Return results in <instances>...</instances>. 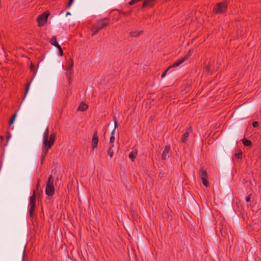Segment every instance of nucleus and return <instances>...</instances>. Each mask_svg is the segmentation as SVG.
<instances>
[{"label":"nucleus","instance_id":"29","mask_svg":"<svg viewBox=\"0 0 261 261\" xmlns=\"http://www.w3.org/2000/svg\"><path fill=\"white\" fill-rule=\"evenodd\" d=\"M114 147V144H112L110 145L109 148L108 150V154L110 157L112 158L113 155V151H112V148Z\"/></svg>","mask_w":261,"mask_h":261},{"label":"nucleus","instance_id":"15","mask_svg":"<svg viewBox=\"0 0 261 261\" xmlns=\"http://www.w3.org/2000/svg\"><path fill=\"white\" fill-rule=\"evenodd\" d=\"M35 74H36V73L35 72L34 75H35ZM34 76L35 75L33 76V77L32 78V79L30 81H28L25 84V92H24V94L23 99H24L25 97L26 96V95H27V94L29 91V89H30V87L31 82H32V80H33Z\"/></svg>","mask_w":261,"mask_h":261},{"label":"nucleus","instance_id":"30","mask_svg":"<svg viewBox=\"0 0 261 261\" xmlns=\"http://www.w3.org/2000/svg\"><path fill=\"white\" fill-rule=\"evenodd\" d=\"M212 65L211 63H208V64L205 66L204 69L205 72H209L211 70Z\"/></svg>","mask_w":261,"mask_h":261},{"label":"nucleus","instance_id":"35","mask_svg":"<svg viewBox=\"0 0 261 261\" xmlns=\"http://www.w3.org/2000/svg\"><path fill=\"white\" fill-rule=\"evenodd\" d=\"M170 69V68H169V67L165 71H164L162 74V75H161V77L163 78L167 74V72H168V71Z\"/></svg>","mask_w":261,"mask_h":261},{"label":"nucleus","instance_id":"33","mask_svg":"<svg viewBox=\"0 0 261 261\" xmlns=\"http://www.w3.org/2000/svg\"><path fill=\"white\" fill-rule=\"evenodd\" d=\"M251 195L252 194H250L247 196L246 197L245 200L247 202H250L251 201Z\"/></svg>","mask_w":261,"mask_h":261},{"label":"nucleus","instance_id":"16","mask_svg":"<svg viewBox=\"0 0 261 261\" xmlns=\"http://www.w3.org/2000/svg\"><path fill=\"white\" fill-rule=\"evenodd\" d=\"M138 153V151L137 149H135L134 151H131L129 154V158L130 159L131 161L134 162L135 159L137 157V155Z\"/></svg>","mask_w":261,"mask_h":261},{"label":"nucleus","instance_id":"20","mask_svg":"<svg viewBox=\"0 0 261 261\" xmlns=\"http://www.w3.org/2000/svg\"><path fill=\"white\" fill-rule=\"evenodd\" d=\"M193 51V49L192 48L190 49L187 54L183 57H182L183 59H184L185 61H187L189 58L192 56Z\"/></svg>","mask_w":261,"mask_h":261},{"label":"nucleus","instance_id":"18","mask_svg":"<svg viewBox=\"0 0 261 261\" xmlns=\"http://www.w3.org/2000/svg\"><path fill=\"white\" fill-rule=\"evenodd\" d=\"M30 208L29 210V215L31 218H33L35 215V210L36 208V204H30Z\"/></svg>","mask_w":261,"mask_h":261},{"label":"nucleus","instance_id":"36","mask_svg":"<svg viewBox=\"0 0 261 261\" xmlns=\"http://www.w3.org/2000/svg\"><path fill=\"white\" fill-rule=\"evenodd\" d=\"M48 149L49 148H48V146H46L45 148L44 146H43V152L44 154H46L47 153Z\"/></svg>","mask_w":261,"mask_h":261},{"label":"nucleus","instance_id":"45","mask_svg":"<svg viewBox=\"0 0 261 261\" xmlns=\"http://www.w3.org/2000/svg\"><path fill=\"white\" fill-rule=\"evenodd\" d=\"M73 66V61L72 60H71V63L70 64V66L69 67L70 69H71Z\"/></svg>","mask_w":261,"mask_h":261},{"label":"nucleus","instance_id":"5","mask_svg":"<svg viewBox=\"0 0 261 261\" xmlns=\"http://www.w3.org/2000/svg\"><path fill=\"white\" fill-rule=\"evenodd\" d=\"M229 2V0H224L223 2L216 4L214 7L213 13L216 14L225 13L227 10Z\"/></svg>","mask_w":261,"mask_h":261},{"label":"nucleus","instance_id":"32","mask_svg":"<svg viewBox=\"0 0 261 261\" xmlns=\"http://www.w3.org/2000/svg\"><path fill=\"white\" fill-rule=\"evenodd\" d=\"M236 156L239 159H241L242 158V152L240 151L238 153L236 154Z\"/></svg>","mask_w":261,"mask_h":261},{"label":"nucleus","instance_id":"25","mask_svg":"<svg viewBox=\"0 0 261 261\" xmlns=\"http://www.w3.org/2000/svg\"><path fill=\"white\" fill-rule=\"evenodd\" d=\"M142 33V31H133L130 32L129 35L132 37H139Z\"/></svg>","mask_w":261,"mask_h":261},{"label":"nucleus","instance_id":"40","mask_svg":"<svg viewBox=\"0 0 261 261\" xmlns=\"http://www.w3.org/2000/svg\"><path fill=\"white\" fill-rule=\"evenodd\" d=\"M131 214L133 218H136V217H137V214L133 211H131Z\"/></svg>","mask_w":261,"mask_h":261},{"label":"nucleus","instance_id":"43","mask_svg":"<svg viewBox=\"0 0 261 261\" xmlns=\"http://www.w3.org/2000/svg\"><path fill=\"white\" fill-rule=\"evenodd\" d=\"M59 55L61 56H62L63 55V49H61L60 50H59Z\"/></svg>","mask_w":261,"mask_h":261},{"label":"nucleus","instance_id":"10","mask_svg":"<svg viewBox=\"0 0 261 261\" xmlns=\"http://www.w3.org/2000/svg\"><path fill=\"white\" fill-rule=\"evenodd\" d=\"M56 137V135L55 133H52L49 136V140H48V139H47V142H45L43 144V145H44V148L46 147V146H48V148H50L54 144L55 139Z\"/></svg>","mask_w":261,"mask_h":261},{"label":"nucleus","instance_id":"38","mask_svg":"<svg viewBox=\"0 0 261 261\" xmlns=\"http://www.w3.org/2000/svg\"><path fill=\"white\" fill-rule=\"evenodd\" d=\"M11 137V134L10 133V132H8L7 133V136H6L7 142H8L9 141V140L10 139Z\"/></svg>","mask_w":261,"mask_h":261},{"label":"nucleus","instance_id":"19","mask_svg":"<svg viewBox=\"0 0 261 261\" xmlns=\"http://www.w3.org/2000/svg\"><path fill=\"white\" fill-rule=\"evenodd\" d=\"M242 141L245 146L251 147L252 145V142L247 138H243Z\"/></svg>","mask_w":261,"mask_h":261},{"label":"nucleus","instance_id":"39","mask_svg":"<svg viewBox=\"0 0 261 261\" xmlns=\"http://www.w3.org/2000/svg\"><path fill=\"white\" fill-rule=\"evenodd\" d=\"M74 0H69L67 5V8H69L73 4Z\"/></svg>","mask_w":261,"mask_h":261},{"label":"nucleus","instance_id":"13","mask_svg":"<svg viewBox=\"0 0 261 261\" xmlns=\"http://www.w3.org/2000/svg\"><path fill=\"white\" fill-rule=\"evenodd\" d=\"M45 193L48 196H51L54 194L55 188L54 186L46 185Z\"/></svg>","mask_w":261,"mask_h":261},{"label":"nucleus","instance_id":"2","mask_svg":"<svg viewBox=\"0 0 261 261\" xmlns=\"http://www.w3.org/2000/svg\"><path fill=\"white\" fill-rule=\"evenodd\" d=\"M233 179V175L230 173L229 170H224L222 171V176L221 180V184L224 187L223 192L224 193H228L230 192L229 187L226 185L227 182H230Z\"/></svg>","mask_w":261,"mask_h":261},{"label":"nucleus","instance_id":"46","mask_svg":"<svg viewBox=\"0 0 261 261\" xmlns=\"http://www.w3.org/2000/svg\"><path fill=\"white\" fill-rule=\"evenodd\" d=\"M70 15H71V13H70V12H67L66 13V17L68 16H70Z\"/></svg>","mask_w":261,"mask_h":261},{"label":"nucleus","instance_id":"6","mask_svg":"<svg viewBox=\"0 0 261 261\" xmlns=\"http://www.w3.org/2000/svg\"><path fill=\"white\" fill-rule=\"evenodd\" d=\"M49 15L50 12L48 11H46L38 17L37 22L40 27L44 25L47 23V19Z\"/></svg>","mask_w":261,"mask_h":261},{"label":"nucleus","instance_id":"28","mask_svg":"<svg viewBox=\"0 0 261 261\" xmlns=\"http://www.w3.org/2000/svg\"><path fill=\"white\" fill-rule=\"evenodd\" d=\"M113 119L114 123V128L115 129L118 127L119 126V123L118 121V120L117 119V117L115 116H113Z\"/></svg>","mask_w":261,"mask_h":261},{"label":"nucleus","instance_id":"14","mask_svg":"<svg viewBox=\"0 0 261 261\" xmlns=\"http://www.w3.org/2000/svg\"><path fill=\"white\" fill-rule=\"evenodd\" d=\"M184 62H185V61L181 57V58L177 59V60H176L175 62L172 65L169 66V68H171L176 67L179 66L182 63H183Z\"/></svg>","mask_w":261,"mask_h":261},{"label":"nucleus","instance_id":"8","mask_svg":"<svg viewBox=\"0 0 261 261\" xmlns=\"http://www.w3.org/2000/svg\"><path fill=\"white\" fill-rule=\"evenodd\" d=\"M199 176L201 178L203 185L206 187H208L210 185L209 182L207 180L208 174L207 173V172L205 170H203V168H201L199 170Z\"/></svg>","mask_w":261,"mask_h":261},{"label":"nucleus","instance_id":"37","mask_svg":"<svg viewBox=\"0 0 261 261\" xmlns=\"http://www.w3.org/2000/svg\"><path fill=\"white\" fill-rule=\"evenodd\" d=\"M35 67L34 64L33 63H31V65H30V70H31V71H35Z\"/></svg>","mask_w":261,"mask_h":261},{"label":"nucleus","instance_id":"17","mask_svg":"<svg viewBox=\"0 0 261 261\" xmlns=\"http://www.w3.org/2000/svg\"><path fill=\"white\" fill-rule=\"evenodd\" d=\"M88 108V105H87L86 103H84V102H81L79 107H78V109L77 110L79 111H85L86 110H87Z\"/></svg>","mask_w":261,"mask_h":261},{"label":"nucleus","instance_id":"51","mask_svg":"<svg viewBox=\"0 0 261 261\" xmlns=\"http://www.w3.org/2000/svg\"><path fill=\"white\" fill-rule=\"evenodd\" d=\"M221 151H222V152H223V149H222V148H221Z\"/></svg>","mask_w":261,"mask_h":261},{"label":"nucleus","instance_id":"9","mask_svg":"<svg viewBox=\"0 0 261 261\" xmlns=\"http://www.w3.org/2000/svg\"><path fill=\"white\" fill-rule=\"evenodd\" d=\"M192 132L193 129L192 126H190L186 129V132L182 135L180 142L182 143H186L188 141V138H189L190 134L192 133Z\"/></svg>","mask_w":261,"mask_h":261},{"label":"nucleus","instance_id":"48","mask_svg":"<svg viewBox=\"0 0 261 261\" xmlns=\"http://www.w3.org/2000/svg\"><path fill=\"white\" fill-rule=\"evenodd\" d=\"M0 138L2 141L4 140V137L3 136H1Z\"/></svg>","mask_w":261,"mask_h":261},{"label":"nucleus","instance_id":"49","mask_svg":"<svg viewBox=\"0 0 261 261\" xmlns=\"http://www.w3.org/2000/svg\"><path fill=\"white\" fill-rule=\"evenodd\" d=\"M122 13H123V14H124V15H126V13H124V12H122Z\"/></svg>","mask_w":261,"mask_h":261},{"label":"nucleus","instance_id":"34","mask_svg":"<svg viewBox=\"0 0 261 261\" xmlns=\"http://www.w3.org/2000/svg\"><path fill=\"white\" fill-rule=\"evenodd\" d=\"M115 141V137L114 136H111V137H110V145H111L112 144H113V142H114Z\"/></svg>","mask_w":261,"mask_h":261},{"label":"nucleus","instance_id":"41","mask_svg":"<svg viewBox=\"0 0 261 261\" xmlns=\"http://www.w3.org/2000/svg\"><path fill=\"white\" fill-rule=\"evenodd\" d=\"M46 154H42L41 156V164H43V160H44L45 158V156H46Z\"/></svg>","mask_w":261,"mask_h":261},{"label":"nucleus","instance_id":"52","mask_svg":"<svg viewBox=\"0 0 261 261\" xmlns=\"http://www.w3.org/2000/svg\"><path fill=\"white\" fill-rule=\"evenodd\" d=\"M153 5H150V7H152Z\"/></svg>","mask_w":261,"mask_h":261},{"label":"nucleus","instance_id":"7","mask_svg":"<svg viewBox=\"0 0 261 261\" xmlns=\"http://www.w3.org/2000/svg\"><path fill=\"white\" fill-rule=\"evenodd\" d=\"M225 209L229 214L231 215H233L234 209L233 208V201L231 197L226 198Z\"/></svg>","mask_w":261,"mask_h":261},{"label":"nucleus","instance_id":"22","mask_svg":"<svg viewBox=\"0 0 261 261\" xmlns=\"http://www.w3.org/2000/svg\"><path fill=\"white\" fill-rule=\"evenodd\" d=\"M16 116H17L16 112H15L14 114H13L11 116V118L9 120V126H11L13 124V123H14V121L15 120Z\"/></svg>","mask_w":261,"mask_h":261},{"label":"nucleus","instance_id":"12","mask_svg":"<svg viewBox=\"0 0 261 261\" xmlns=\"http://www.w3.org/2000/svg\"><path fill=\"white\" fill-rule=\"evenodd\" d=\"M170 151L171 147L170 145H166L162 154V159L163 160H166L167 159V157H168V154Z\"/></svg>","mask_w":261,"mask_h":261},{"label":"nucleus","instance_id":"3","mask_svg":"<svg viewBox=\"0 0 261 261\" xmlns=\"http://www.w3.org/2000/svg\"><path fill=\"white\" fill-rule=\"evenodd\" d=\"M107 18H103L102 19L98 20L96 21V24H94L91 28V31L92 32V36H94L97 34L101 30L109 26V23L108 22H105V20Z\"/></svg>","mask_w":261,"mask_h":261},{"label":"nucleus","instance_id":"27","mask_svg":"<svg viewBox=\"0 0 261 261\" xmlns=\"http://www.w3.org/2000/svg\"><path fill=\"white\" fill-rule=\"evenodd\" d=\"M54 179L52 175H50L48 179L46 185L54 186Z\"/></svg>","mask_w":261,"mask_h":261},{"label":"nucleus","instance_id":"1","mask_svg":"<svg viewBox=\"0 0 261 261\" xmlns=\"http://www.w3.org/2000/svg\"><path fill=\"white\" fill-rule=\"evenodd\" d=\"M56 91L55 85L47 86L42 93V100L44 103H50Z\"/></svg>","mask_w":261,"mask_h":261},{"label":"nucleus","instance_id":"24","mask_svg":"<svg viewBox=\"0 0 261 261\" xmlns=\"http://www.w3.org/2000/svg\"><path fill=\"white\" fill-rule=\"evenodd\" d=\"M155 0H144L142 5L141 8L143 9L147 7L148 5H150L151 2L155 1Z\"/></svg>","mask_w":261,"mask_h":261},{"label":"nucleus","instance_id":"26","mask_svg":"<svg viewBox=\"0 0 261 261\" xmlns=\"http://www.w3.org/2000/svg\"><path fill=\"white\" fill-rule=\"evenodd\" d=\"M50 43L51 45L56 46H57L59 43L57 41V38L56 36H53L51 39L50 40Z\"/></svg>","mask_w":261,"mask_h":261},{"label":"nucleus","instance_id":"23","mask_svg":"<svg viewBox=\"0 0 261 261\" xmlns=\"http://www.w3.org/2000/svg\"><path fill=\"white\" fill-rule=\"evenodd\" d=\"M36 196L35 192L34 191L33 194L30 197V204H36Z\"/></svg>","mask_w":261,"mask_h":261},{"label":"nucleus","instance_id":"50","mask_svg":"<svg viewBox=\"0 0 261 261\" xmlns=\"http://www.w3.org/2000/svg\"><path fill=\"white\" fill-rule=\"evenodd\" d=\"M39 182H38V183L37 184V187H38L39 186Z\"/></svg>","mask_w":261,"mask_h":261},{"label":"nucleus","instance_id":"4","mask_svg":"<svg viewBox=\"0 0 261 261\" xmlns=\"http://www.w3.org/2000/svg\"><path fill=\"white\" fill-rule=\"evenodd\" d=\"M252 106L247 105L241 107L235 111V117L238 118H245L251 112Z\"/></svg>","mask_w":261,"mask_h":261},{"label":"nucleus","instance_id":"47","mask_svg":"<svg viewBox=\"0 0 261 261\" xmlns=\"http://www.w3.org/2000/svg\"><path fill=\"white\" fill-rule=\"evenodd\" d=\"M24 254H25V248L24 249L23 252V258L24 257Z\"/></svg>","mask_w":261,"mask_h":261},{"label":"nucleus","instance_id":"42","mask_svg":"<svg viewBox=\"0 0 261 261\" xmlns=\"http://www.w3.org/2000/svg\"><path fill=\"white\" fill-rule=\"evenodd\" d=\"M115 128H113V130L112 131L111 133V136H114V134H115Z\"/></svg>","mask_w":261,"mask_h":261},{"label":"nucleus","instance_id":"21","mask_svg":"<svg viewBox=\"0 0 261 261\" xmlns=\"http://www.w3.org/2000/svg\"><path fill=\"white\" fill-rule=\"evenodd\" d=\"M48 134H49V129H48V127H47L45 129V130L44 132V135H43V144L45 142H47V139H48Z\"/></svg>","mask_w":261,"mask_h":261},{"label":"nucleus","instance_id":"44","mask_svg":"<svg viewBox=\"0 0 261 261\" xmlns=\"http://www.w3.org/2000/svg\"><path fill=\"white\" fill-rule=\"evenodd\" d=\"M55 47H56L58 49H59V51L61 49H62L61 46L58 44L57 46H56Z\"/></svg>","mask_w":261,"mask_h":261},{"label":"nucleus","instance_id":"31","mask_svg":"<svg viewBox=\"0 0 261 261\" xmlns=\"http://www.w3.org/2000/svg\"><path fill=\"white\" fill-rule=\"evenodd\" d=\"M259 126V124L258 121H255L252 123V126L254 128L258 127Z\"/></svg>","mask_w":261,"mask_h":261},{"label":"nucleus","instance_id":"11","mask_svg":"<svg viewBox=\"0 0 261 261\" xmlns=\"http://www.w3.org/2000/svg\"><path fill=\"white\" fill-rule=\"evenodd\" d=\"M98 142V137L97 136V130H95L94 133L92 137V146L93 149H94L97 146V144Z\"/></svg>","mask_w":261,"mask_h":261}]
</instances>
